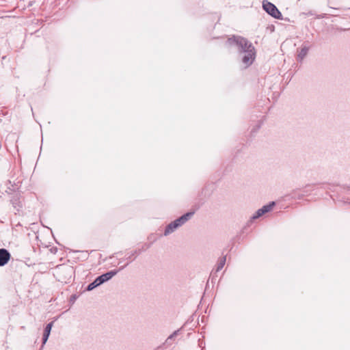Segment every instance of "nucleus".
I'll list each match as a JSON object with an SVG mask.
<instances>
[{"instance_id":"6e6552de","label":"nucleus","mask_w":350,"mask_h":350,"mask_svg":"<svg viewBox=\"0 0 350 350\" xmlns=\"http://www.w3.org/2000/svg\"><path fill=\"white\" fill-rule=\"evenodd\" d=\"M226 261V256H223V257L220 258V259L217 263V265L216 271H219L220 270H221L223 269V267L225 265Z\"/></svg>"},{"instance_id":"f03ea898","label":"nucleus","mask_w":350,"mask_h":350,"mask_svg":"<svg viewBox=\"0 0 350 350\" xmlns=\"http://www.w3.org/2000/svg\"><path fill=\"white\" fill-rule=\"evenodd\" d=\"M193 215V212L187 213L186 214H184L181 217L174 220V221L170 223L165 229L164 235L167 236L174 232L176 229L182 226L188 220H189Z\"/></svg>"},{"instance_id":"9b49d317","label":"nucleus","mask_w":350,"mask_h":350,"mask_svg":"<svg viewBox=\"0 0 350 350\" xmlns=\"http://www.w3.org/2000/svg\"><path fill=\"white\" fill-rule=\"evenodd\" d=\"M178 330L174 331L165 340L166 344H171V340L178 334Z\"/></svg>"},{"instance_id":"20e7f679","label":"nucleus","mask_w":350,"mask_h":350,"mask_svg":"<svg viewBox=\"0 0 350 350\" xmlns=\"http://www.w3.org/2000/svg\"><path fill=\"white\" fill-rule=\"evenodd\" d=\"M10 252L4 248L0 249V267L5 265L10 259Z\"/></svg>"},{"instance_id":"0eeeda50","label":"nucleus","mask_w":350,"mask_h":350,"mask_svg":"<svg viewBox=\"0 0 350 350\" xmlns=\"http://www.w3.org/2000/svg\"><path fill=\"white\" fill-rule=\"evenodd\" d=\"M275 205V202H270L269 204H267V205H265L263 206L260 210L262 211L261 212L263 213V215L266 213H268L269 212L272 208Z\"/></svg>"},{"instance_id":"f8f14e48","label":"nucleus","mask_w":350,"mask_h":350,"mask_svg":"<svg viewBox=\"0 0 350 350\" xmlns=\"http://www.w3.org/2000/svg\"><path fill=\"white\" fill-rule=\"evenodd\" d=\"M261 211H262L260 210V208H259L258 211H256V213L252 217V219H258L260 217L262 216L263 213Z\"/></svg>"},{"instance_id":"423d86ee","label":"nucleus","mask_w":350,"mask_h":350,"mask_svg":"<svg viewBox=\"0 0 350 350\" xmlns=\"http://www.w3.org/2000/svg\"><path fill=\"white\" fill-rule=\"evenodd\" d=\"M52 327H53V322L49 323L45 327L44 334H43V337H42V344L43 345H44L46 342V341L49 337Z\"/></svg>"},{"instance_id":"1a4fd4ad","label":"nucleus","mask_w":350,"mask_h":350,"mask_svg":"<svg viewBox=\"0 0 350 350\" xmlns=\"http://www.w3.org/2000/svg\"><path fill=\"white\" fill-rule=\"evenodd\" d=\"M100 282L98 281V278H96L94 282H92L88 286L87 291H90L95 288L96 287L100 286Z\"/></svg>"},{"instance_id":"9d476101","label":"nucleus","mask_w":350,"mask_h":350,"mask_svg":"<svg viewBox=\"0 0 350 350\" xmlns=\"http://www.w3.org/2000/svg\"><path fill=\"white\" fill-rule=\"evenodd\" d=\"M308 49L306 47L302 48L298 53V59L302 60L307 55Z\"/></svg>"},{"instance_id":"f257e3e1","label":"nucleus","mask_w":350,"mask_h":350,"mask_svg":"<svg viewBox=\"0 0 350 350\" xmlns=\"http://www.w3.org/2000/svg\"><path fill=\"white\" fill-rule=\"evenodd\" d=\"M227 44L235 47L239 52L243 68H246L252 64L256 57V51L251 42L241 36H233L228 40Z\"/></svg>"},{"instance_id":"7ed1b4c3","label":"nucleus","mask_w":350,"mask_h":350,"mask_svg":"<svg viewBox=\"0 0 350 350\" xmlns=\"http://www.w3.org/2000/svg\"><path fill=\"white\" fill-rule=\"evenodd\" d=\"M263 10L272 17L280 19L282 18V14L277 8V7L271 2L267 0L262 1Z\"/></svg>"},{"instance_id":"39448f33","label":"nucleus","mask_w":350,"mask_h":350,"mask_svg":"<svg viewBox=\"0 0 350 350\" xmlns=\"http://www.w3.org/2000/svg\"><path fill=\"white\" fill-rule=\"evenodd\" d=\"M118 272V271H116V270H113V271H110L107 273H105L100 276H98L97 278H98V281L100 282V284H103L104 282H107L108 280H109L111 278H112V277H113L114 275H116L117 274V273Z\"/></svg>"}]
</instances>
